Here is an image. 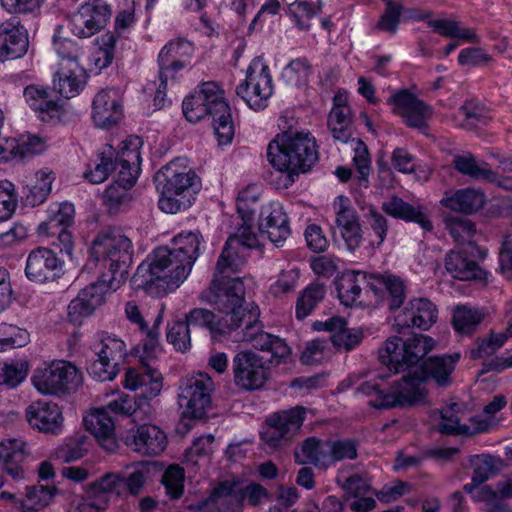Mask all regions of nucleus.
I'll return each mask as SVG.
<instances>
[{"instance_id": "obj_11", "label": "nucleus", "mask_w": 512, "mask_h": 512, "mask_svg": "<svg viewBox=\"0 0 512 512\" xmlns=\"http://www.w3.org/2000/svg\"><path fill=\"white\" fill-rule=\"evenodd\" d=\"M236 94L253 110H261L267 106L272 95V79L268 66L255 58L247 69L246 79L237 86Z\"/></svg>"}, {"instance_id": "obj_38", "label": "nucleus", "mask_w": 512, "mask_h": 512, "mask_svg": "<svg viewBox=\"0 0 512 512\" xmlns=\"http://www.w3.org/2000/svg\"><path fill=\"white\" fill-rule=\"evenodd\" d=\"M55 487L44 485L26 486V496L19 504L24 512L39 511L47 506L55 495Z\"/></svg>"}, {"instance_id": "obj_61", "label": "nucleus", "mask_w": 512, "mask_h": 512, "mask_svg": "<svg viewBox=\"0 0 512 512\" xmlns=\"http://www.w3.org/2000/svg\"><path fill=\"white\" fill-rule=\"evenodd\" d=\"M112 170H114V160L112 151L109 150V155L105 152L98 155V162H95L93 169L86 171L84 176L91 183L99 184L108 178Z\"/></svg>"}, {"instance_id": "obj_21", "label": "nucleus", "mask_w": 512, "mask_h": 512, "mask_svg": "<svg viewBox=\"0 0 512 512\" xmlns=\"http://www.w3.org/2000/svg\"><path fill=\"white\" fill-rule=\"evenodd\" d=\"M87 429L96 437L100 445L108 452H115L118 443L115 438V421L103 409L96 408L84 418Z\"/></svg>"}, {"instance_id": "obj_40", "label": "nucleus", "mask_w": 512, "mask_h": 512, "mask_svg": "<svg viewBox=\"0 0 512 512\" xmlns=\"http://www.w3.org/2000/svg\"><path fill=\"white\" fill-rule=\"evenodd\" d=\"M24 97L28 105L35 111L51 114L60 109V105L48 91L36 85L27 86L24 90Z\"/></svg>"}, {"instance_id": "obj_4", "label": "nucleus", "mask_w": 512, "mask_h": 512, "mask_svg": "<svg viewBox=\"0 0 512 512\" xmlns=\"http://www.w3.org/2000/svg\"><path fill=\"white\" fill-rule=\"evenodd\" d=\"M256 196H249L248 191H242L237 197V212L242 219V225L237 233L231 235L217 261L214 276L220 280L231 279L230 276L238 272L243 265V259L238 256L239 248H257L259 241L251 231L255 214Z\"/></svg>"}, {"instance_id": "obj_36", "label": "nucleus", "mask_w": 512, "mask_h": 512, "mask_svg": "<svg viewBox=\"0 0 512 512\" xmlns=\"http://www.w3.org/2000/svg\"><path fill=\"white\" fill-rule=\"evenodd\" d=\"M469 463L473 467L472 477L478 483L486 482L490 476L505 466L501 458L490 454L472 455L469 457Z\"/></svg>"}, {"instance_id": "obj_28", "label": "nucleus", "mask_w": 512, "mask_h": 512, "mask_svg": "<svg viewBox=\"0 0 512 512\" xmlns=\"http://www.w3.org/2000/svg\"><path fill=\"white\" fill-rule=\"evenodd\" d=\"M335 223L350 251H355L360 247L363 238V230L359 217L353 209L342 206L337 212Z\"/></svg>"}, {"instance_id": "obj_13", "label": "nucleus", "mask_w": 512, "mask_h": 512, "mask_svg": "<svg viewBox=\"0 0 512 512\" xmlns=\"http://www.w3.org/2000/svg\"><path fill=\"white\" fill-rule=\"evenodd\" d=\"M119 287L106 281L104 273H102L98 281L81 290L78 296L70 302L68 306L69 321L75 325H80L84 317L91 315L95 309L104 303V297L108 290L115 291Z\"/></svg>"}, {"instance_id": "obj_12", "label": "nucleus", "mask_w": 512, "mask_h": 512, "mask_svg": "<svg viewBox=\"0 0 512 512\" xmlns=\"http://www.w3.org/2000/svg\"><path fill=\"white\" fill-rule=\"evenodd\" d=\"M202 95L203 100L212 109V119L215 135L219 145L231 143L234 137V124L231 117L230 106L224 100L223 91L215 82H205L201 89L196 92Z\"/></svg>"}, {"instance_id": "obj_25", "label": "nucleus", "mask_w": 512, "mask_h": 512, "mask_svg": "<svg viewBox=\"0 0 512 512\" xmlns=\"http://www.w3.org/2000/svg\"><path fill=\"white\" fill-rule=\"evenodd\" d=\"M133 449L143 455H158L163 452L167 445L165 433L155 425H142L131 437Z\"/></svg>"}, {"instance_id": "obj_23", "label": "nucleus", "mask_w": 512, "mask_h": 512, "mask_svg": "<svg viewBox=\"0 0 512 512\" xmlns=\"http://www.w3.org/2000/svg\"><path fill=\"white\" fill-rule=\"evenodd\" d=\"M259 231L261 236L266 235L276 246H279L288 238L290 235L289 221L281 205H271L266 215L265 212H262Z\"/></svg>"}, {"instance_id": "obj_9", "label": "nucleus", "mask_w": 512, "mask_h": 512, "mask_svg": "<svg viewBox=\"0 0 512 512\" xmlns=\"http://www.w3.org/2000/svg\"><path fill=\"white\" fill-rule=\"evenodd\" d=\"M58 52L61 62L54 77L53 91L63 98L70 99L79 93L84 84L85 71L78 64L77 48L70 41L62 42Z\"/></svg>"}, {"instance_id": "obj_26", "label": "nucleus", "mask_w": 512, "mask_h": 512, "mask_svg": "<svg viewBox=\"0 0 512 512\" xmlns=\"http://www.w3.org/2000/svg\"><path fill=\"white\" fill-rule=\"evenodd\" d=\"M485 202V194L481 190L465 188L446 193L440 203L452 211L472 214L483 208Z\"/></svg>"}, {"instance_id": "obj_56", "label": "nucleus", "mask_w": 512, "mask_h": 512, "mask_svg": "<svg viewBox=\"0 0 512 512\" xmlns=\"http://www.w3.org/2000/svg\"><path fill=\"white\" fill-rule=\"evenodd\" d=\"M446 226L453 239L460 243H470L476 229L472 221L468 219L450 217L446 219Z\"/></svg>"}, {"instance_id": "obj_50", "label": "nucleus", "mask_w": 512, "mask_h": 512, "mask_svg": "<svg viewBox=\"0 0 512 512\" xmlns=\"http://www.w3.org/2000/svg\"><path fill=\"white\" fill-rule=\"evenodd\" d=\"M81 15L91 20L96 28L102 30L110 17L109 6L103 0H88L78 10Z\"/></svg>"}, {"instance_id": "obj_58", "label": "nucleus", "mask_w": 512, "mask_h": 512, "mask_svg": "<svg viewBox=\"0 0 512 512\" xmlns=\"http://www.w3.org/2000/svg\"><path fill=\"white\" fill-rule=\"evenodd\" d=\"M321 10V3L313 5L307 1H295L289 5V12L300 29L310 28V19Z\"/></svg>"}, {"instance_id": "obj_52", "label": "nucleus", "mask_w": 512, "mask_h": 512, "mask_svg": "<svg viewBox=\"0 0 512 512\" xmlns=\"http://www.w3.org/2000/svg\"><path fill=\"white\" fill-rule=\"evenodd\" d=\"M216 316L210 310H206L203 308H196L191 310L186 315L185 322L194 325H200L207 327L213 333L225 334L226 333V324L223 320H215Z\"/></svg>"}, {"instance_id": "obj_19", "label": "nucleus", "mask_w": 512, "mask_h": 512, "mask_svg": "<svg viewBox=\"0 0 512 512\" xmlns=\"http://www.w3.org/2000/svg\"><path fill=\"white\" fill-rule=\"evenodd\" d=\"M62 269V262L56 254L48 249L39 247L33 250L27 259L26 276L36 282L54 280Z\"/></svg>"}, {"instance_id": "obj_10", "label": "nucleus", "mask_w": 512, "mask_h": 512, "mask_svg": "<svg viewBox=\"0 0 512 512\" xmlns=\"http://www.w3.org/2000/svg\"><path fill=\"white\" fill-rule=\"evenodd\" d=\"M305 408L296 406L275 412L266 418L263 441L272 448H281L297 435L305 420Z\"/></svg>"}, {"instance_id": "obj_54", "label": "nucleus", "mask_w": 512, "mask_h": 512, "mask_svg": "<svg viewBox=\"0 0 512 512\" xmlns=\"http://www.w3.org/2000/svg\"><path fill=\"white\" fill-rule=\"evenodd\" d=\"M189 48L190 44L182 40L172 41L162 48L159 53V62L161 68L165 69V74L172 68L173 70H180L184 67V63L176 60L181 55L180 50L183 48Z\"/></svg>"}, {"instance_id": "obj_39", "label": "nucleus", "mask_w": 512, "mask_h": 512, "mask_svg": "<svg viewBox=\"0 0 512 512\" xmlns=\"http://www.w3.org/2000/svg\"><path fill=\"white\" fill-rule=\"evenodd\" d=\"M251 344L256 349L270 352V362H275L276 364H278L280 360L288 357L290 354V348L287 346L284 340L264 331L258 334V336L253 339Z\"/></svg>"}, {"instance_id": "obj_2", "label": "nucleus", "mask_w": 512, "mask_h": 512, "mask_svg": "<svg viewBox=\"0 0 512 512\" xmlns=\"http://www.w3.org/2000/svg\"><path fill=\"white\" fill-rule=\"evenodd\" d=\"M267 158L283 178V186L294 182V176L308 172L318 161L316 141L309 133L287 130L270 141Z\"/></svg>"}, {"instance_id": "obj_8", "label": "nucleus", "mask_w": 512, "mask_h": 512, "mask_svg": "<svg viewBox=\"0 0 512 512\" xmlns=\"http://www.w3.org/2000/svg\"><path fill=\"white\" fill-rule=\"evenodd\" d=\"M244 294L245 287L241 278L220 280L214 276L210 286L202 293V299L224 314L222 320L228 326L230 321L235 320L248 309L242 306Z\"/></svg>"}, {"instance_id": "obj_64", "label": "nucleus", "mask_w": 512, "mask_h": 512, "mask_svg": "<svg viewBox=\"0 0 512 512\" xmlns=\"http://www.w3.org/2000/svg\"><path fill=\"white\" fill-rule=\"evenodd\" d=\"M86 439V436L70 439L57 449V458L65 463H69L84 457L87 453V449L84 446Z\"/></svg>"}, {"instance_id": "obj_48", "label": "nucleus", "mask_w": 512, "mask_h": 512, "mask_svg": "<svg viewBox=\"0 0 512 512\" xmlns=\"http://www.w3.org/2000/svg\"><path fill=\"white\" fill-rule=\"evenodd\" d=\"M142 366L145 367V378L141 383V397L138 400V407L141 405L142 399H152L158 396L163 387V378L158 369L152 367L145 359L141 360Z\"/></svg>"}, {"instance_id": "obj_41", "label": "nucleus", "mask_w": 512, "mask_h": 512, "mask_svg": "<svg viewBox=\"0 0 512 512\" xmlns=\"http://www.w3.org/2000/svg\"><path fill=\"white\" fill-rule=\"evenodd\" d=\"M325 287L323 284L313 283L300 294L296 303V317L299 320L306 318L324 299Z\"/></svg>"}, {"instance_id": "obj_59", "label": "nucleus", "mask_w": 512, "mask_h": 512, "mask_svg": "<svg viewBox=\"0 0 512 512\" xmlns=\"http://www.w3.org/2000/svg\"><path fill=\"white\" fill-rule=\"evenodd\" d=\"M383 1L385 2L386 7L377 23V28L389 33H395L398 24L400 23L403 6L401 3L393 0Z\"/></svg>"}, {"instance_id": "obj_37", "label": "nucleus", "mask_w": 512, "mask_h": 512, "mask_svg": "<svg viewBox=\"0 0 512 512\" xmlns=\"http://www.w3.org/2000/svg\"><path fill=\"white\" fill-rule=\"evenodd\" d=\"M55 179L51 171H38L35 174V183L27 186L25 204L32 207L42 204L51 192V186Z\"/></svg>"}, {"instance_id": "obj_33", "label": "nucleus", "mask_w": 512, "mask_h": 512, "mask_svg": "<svg viewBox=\"0 0 512 512\" xmlns=\"http://www.w3.org/2000/svg\"><path fill=\"white\" fill-rule=\"evenodd\" d=\"M140 152L137 149H124L114 161V169H118V179L126 187H132L140 170Z\"/></svg>"}, {"instance_id": "obj_16", "label": "nucleus", "mask_w": 512, "mask_h": 512, "mask_svg": "<svg viewBox=\"0 0 512 512\" xmlns=\"http://www.w3.org/2000/svg\"><path fill=\"white\" fill-rule=\"evenodd\" d=\"M29 425L44 434L58 435L64 427V416L61 407L50 401H34L25 412Z\"/></svg>"}, {"instance_id": "obj_7", "label": "nucleus", "mask_w": 512, "mask_h": 512, "mask_svg": "<svg viewBox=\"0 0 512 512\" xmlns=\"http://www.w3.org/2000/svg\"><path fill=\"white\" fill-rule=\"evenodd\" d=\"M32 382L40 393L62 397L78 390L83 383V375L73 363L58 360L38 368Z\"/></svg>"}, {"instance_id": "obj_1", "label": "nucleus", "mask_w": 512, "mask_h": 512, "mask_svg": "<svg viewBox=\"0 0 512 512\" xmlns=\"http://www.w3.org/2000/svg\"><path fill=\"white\" fill-rule=\"evenodd\" d=\"M435 347V341L423 334H412L404 339L400 336L389 337L379 350L380 361L394 370L403 373L400 380L393 382L387 391L384 404L387 409L411 407L425 401L427 390L423 379L415 368L416 364Z\"/></svg>"}, {"instance_id": "obj_35", "label": "nucleus", "mask_w": 512, "mask_h": 512, "mask_svg": "<svg viewBox=\"0 0 512 512\" xmlns=\"http://www.w3.org/2000/svg\"><path fill=\"white\" fill-rule=\"evenodd\" d=\"M46 149L44 139L38 136H29L21 143H17L14 139L5 140V145L0 144V158L8 159L10 156H19L25 158L40 154Z\"/></svg>"}, {"instance_id": "obj_44", "label": "nucleus", "mask_w": 512, "mask_h": 512, "mask_svg": "<svg viewBox=\"0 0 512 512\" xmlns=\"http://www.w3.org/2000/svg\"><path fill=\"white\" fill-rule=\"evenodd\" d=\"M149 473V466L144 462H137L126 466L122 471L125 491L134 496L140 494Z\"/></svg>"}, {"instance_id": "obj_60", "label": "nucleus", "mask_w": 512, "mask_h": 512, "mask_svg": "<svg viewBox=\"0 0 512 512\" xmlns=\"http://www.w3.org/2000/svg\"><path fill=\"white\" fill-rule=\"evenodd\" d=\"M474 498L477 501L485 502L489 512H509V505L506 503L507 497H504L496 489L493 490L490 486H482Z\"/></svg>"}, {"instance_id": "obj_17", "label": "nucleus", "mask_w": 512, "mask_h": 512, "mask_svg": "<svg viewBox=\"0 0 512 512\" xmlns=\"http://www.w3.org/2000/svg\"><path fill=\"white\" fill-rule=\"evenodd\" d=\"M437 321L436 306L426 298L410 300L404 309L395 317L394 327L397 332L417 327L428 330Z\"/></svg>"}, {"instance_id": "obj_57", "label": "nucleus", "mask_w": 512, "mask_h": 512, "mask_svg": "<svg viewBox=\"0 0 512 512\" xmlns=\"http://www.w3.org/2000/svg\"><path fill=\"white\" fill-rule=\"evenodd\" d=\"M203 99L202 95L196 93L184 99L183 113L189 122H197L206 115L212 117V109Z\"/></svg>"}, {"instance_id": "obj_29", "label": "nucleus", "mask_w": 512, "mask_h": 512, "mask_svg": "<svg viewBox=\"0 0 512 512\" xmlns=\"http://www.w3.org/2000/svg\"><path fill=\"white\" fill-rule=\"evenodd\" d=\"M445 268L453 278L459 280L482 279L484 272L477 262L469 258L467 253L451 251L445 258Z\"/></svg>"}, {"instance_id": "obj_31", "label": "nucleus", "mask_w": 512, "mask_h": 512, "mask_svg": "<svg viewBox=\"0 0 512 512\" xmlns=\"http://www.w3.org/2000/svg\"><path fill=\"white\" fill-rule=\"evenodd\" d=\"M453 166L460 174L474 180H484L487 182H496L497 180V173L488 168L486 162L482 161L479 163L470 152L454 156Z\"/></svg>"}, {"instance_id": "obj_24", "label": "nucleus", "mask_w": 512, "mask_h": 512, "mask_svg": "<svg viewBox=\"0 0 512 512\" xmlns=\"http://www.w3.org/2000/svg\"><path fill=\"white\" fill-rule=\"evenodd\" d=\"M29 48L27 30L23 26L0 28V61L23 57Z\"/></svg>"}, {"instance_id": "obj_20", "label": "nucleus", "mask_w": 512, "mask_h": 512, "mask_svg": "<svg viewBox=\"0 0 512 512\" xmlns=\"http://www.w3.org/2000/svg\"><path fill=\"white\" fill-rule=\"evenodd\" d=\"M459 360L460 353L457 352L449 355L431 356L424 360L421 365H415L419 373L418 379H423L424 382L432 379L438 386L446 387L452 383L451 374Z\"/></svg>"}, {"instance_id": "obj_47", "label": "nucleus", "mask_w": 512, "mask_h": 512, "mask_svg": "<svg viewBox=\"0 0 512 512\" xmlns=\"http://www.w3.org/2000/svg\"><path fill=\"white\" fill-rule=\"evenodd\" d=\"M377 283L384 287L388 293V307L391 311L397 310L403 304L406 293L403 281L397 276H382L375 278Z\"/></svg>"}, {"instance_id": "obj_15", "label": "nucleus", "mask_w": 512, "mask_h": 512, "mask_svg": "<svg viewBox=\"0 0 512 512\" xmlns=\"http://www.w3.org/2000/svg\"><path fill=\"white\" fill-rule=\"evenodd\" d=\"M212 390L213 382L210 377L200 374L198 378H191L178 396L179 405L186 409L185 413L201 419L211 405Z\"/></svg>"}, {"instance_id": "obj_45", "label": "nucleus", "mask_w": 512, "mask_h": 512, "mask_svg": "<svg viewBox=\"0 0 512 512\" xmlns=\"http://www.w3.org/2000/svg\"><path fill=\"white\" fill-rule=\"evenodd\" d=\"M366 279L364 273H348L343 275L337 282V293L342 304L345 306H352L358 299L361 286L360 279Z\"/></svg>"}, {"instance_id": "obj_63", "label": "nucleus", "mask_w": 512, "mask_h": 512, "mask_svg": "<svg viewBox=\"0 0 512 512\" xmlns=\"http://www.w3.org/2000/svg\"><path fill=\"white\" fill-rule=\"evenodd\" d=\"M28 365L25 362L5 363L0 369V384L14 388L26 377Z\"/></svg>"}, {"instance_id": "obj_53", "label": "nucleus", "mask_w": 512, "mask_h": 512, "mask_svg": "<svg viewBox=\"0 0 512 512\" xmlns=\"http://www.w3.org/2000/svg\"><path fill=\"white\" fill-rule=\"evenodd\" d=\"M328 446L330 448V464L343 460H354L358 456V442L355 439L328 440Z\"/></svg>"}, {"instance_id": "obj_32", "label": "nucleus", "mask_w": 512, "mask_h": 512, "mask_svg": "<svg viewBox=\"0 0 512 512\" xmlns=\"http://www.w3.org/2000/svg\"><path fill=\"white\" fill-rule=\"evenodd\" d=\"M330 448L328 440L322 441L316 437L306 438L301 445V452L295 451L294 456L299 464L311 463L315 466L330 464Z\"/></svg>"}, {"instance_id": "obj_46", "label": "nucleus", "mask_w": 512, "mask_h": 512, "mask_svg": "<svg viewBox=\"0 0 512 512\" xmlns=\"http://www.w3.org/2000/svg\"><path fill=\"white\" fill-rule=\"evenodd\" d=\"M174 246L170 250L192 266L198 257L200 239L193 232L180 234L174 238Z\"/></svg>"}, {"instance_id": "obj_30", "label": "nucleus", "mask_w": 512, "mask_h": 512, "mask_svg": "<svg viewBox=\"0 0 512 512\" xmlns=\"http://www.w3.org/2000/svg\"><path fill=\"white\" fill-rule=\"evenodd\" d=\"M125 315L127 319L134 325H136L143 334H145L146 339L143 343V348L148 357H153L156 348L158 347V325L162 320V316L159 315L154 323L152 328H149L146 324V321L141 313L139 306L135 301H128L125 304Z\"/></svg>"}, {"instance_id": "obj_18", "label": "nucleus", "mask_w": 512, "mask_h": 512, "mask_svg": "<svg viewBox=\"0 0 512 512\" xmlns=\"http://www.w3.org/2000/svg\"><path fill=\"white\" fill-rule=\"evenodd\" d=\"M389 103L394 105V113L400 115L407 126L417 129L427 128L431 109L408 90H401L392 95Z\"/></svg>"}, {"instance_id": "obj_22", "label": "nucleus", "mask_w": 512, "mask_h": 512, "mask_svg": "<svg viewBox=\"0 0 512 512\" xmlns=\"http://www.w3.org/2000/svg\"><path fill=\"white\" fill-rule=\"evenodd\" d=\"M381 209L393 218L406 222H415L426 231L433 229L432 222L421 205L410 204L397 195H392L388 200L384 201Z\"/></svg>"}, {"instance_id": "obj_62", "label": "nucleus", "mask_w": 512, "mask_h": 512, "mask_svg": "<svg viewBox=\"0 0 512 512\" xmlns=\"http://www.w3.org/2000/svg\"><path fill=\"white\" fill-rule=\"evenodd\" d=\"M167 340L177 351L185 352L190 348V330L185 321H176L169 328Z\"/></svg>"}, {"instance_id": "obj_34", "label": "nucleus", "mask_w": 512, "mask_h": 512, "mask_svg": "<svg viewBox=\"0 0 512 512\" xmlns=\"http://www.w3.org/2000/svg\"><path fill=\"white\" fill-rule=\"evenodd\" d=\"M259 317V308L251 305V307L245 312H242L238 318L229 322L226 333L243 327L241 339L251 343L253 339L263 331V324L259 320Z\"/></svg>"}, {"instance_id": "obj_55", "label": "nucleus", "mask_w": 512, "mask_h": 512, "mask_svg": "<svg viewBox=\"0 0 512 512\" xmlns=\"http://www.w3.org/2000/svg\"><path fill=\"white\" fill-rule=\"evenodd\" d=\"M184 469L178 464L170 465L162 476V483L171 498L178 499L183 494Z\"/></svg>"}, {"instance_id": "obj_49", "label": "nucleus", "mask_w": 512, "mask_h": 512, "mask_svg": "<svg viewBox=\"0 0 512 512\" xmlns=\"http://www.w3.org/2000/svg\"><path fill=\"white\" fill-rule=\"evenodd\" d=\"M509 336H512V326L507 328L505 333H491L489 338L477 340V346L471 349L472 359H480L484 356L492 355L506 342Z\"/></svg>"}, {"instance_id": "obj_6", "label": "nucleus", "mask_w": 512, "mask_h": 512, "mask_svg": "<svg viewBox=\"0 0 512 512\" xmlns=\"http://www.w3.org/2000/svg\"><path fill=\"white\" fill-rule=\"evenodd\" d=\"M197 176L185 171L177 161H171L154 175L157 190L161 193L159 208L166 213L175 214L187 207L183 193L194 185Z\"/></svg>"}, {"instance_id": "obj_43", "label": "nucleus", "mask_w": 512, "mask_h": 512, "mask_svg": "<svg viewBox=\"0 0 512 512\" xmlns=\"http://www.w3.org/2000/svg\"><path fill=\"white\" fill-rule=\"evenodd\" d=\"M484 319V314L475 308L457 306L453 315V326L461 334L473 333Z\"/></svg>"}, {"instance_id": "obj_14", "label": "nucleus", "mask_w": 512, "mask_h": 512, "mask_svg": "<svg viewBox=\"0 0 512 512\" xmlns=\"http://www.w3.org/2000/svg\"><path fill=\"white\" fill-rule=\"evenodd\" d=\"M235 384L245 390L261 388L267 380L263 359L252 351H241L233 358Z\"/></svg>"}, {"instance_id": "obj_5", "label": "nucleus", "mask_w": 512, "mask_h": 512, "mask_svg": "<svg viewBox=\"0 0 512 512\" xmlns=\"http://www.w3.org/2000/svg\"><path fill=\"white\" fill-rule=\"evenodd\" d=\"M132 243L117 228L102 229L91 244V255L96 260H103L108 271L104 279L113 286H121L128 275L132 263Z\"/></svg>"}, {"instance_id": "obj_51", "label": "nucleus", "mask_w": 512, "mask_h": 512, "mask_svg": "<svg viewBox=\"0 0 512 512\" xmlns=\"http://www.w3.org/2000/svg\"><path fill=\"white\" fill-rule=\"evenodd\" d=\"M74 206L70 203H62L58 212L48 221L42 222L38 227L40 235L55 234L60 226L68 227L73 222Z\"/></svg>"}, {"instance_id": "obj_42", "label": "nucleus", "mask_w": 512, "mask_h": 512, "mask_svg": "<svg viewBox=\"0 0 512 512\" xmlns=\"http://www.w3.org/2000/svg\"><path fill=\"white\" fill-rule=\"evenodd\" d=\"M90 490L93 495H96L98 498L106 499V506H108L112 493L119 496L125 491L122 471L118 473H106L91 485Z\"/></svg>"}, {"instance_id": "obj_27", "label": "nucleus", "mask_w": 512, "mask_h": 512, "mask_svg": "<svg viewBox=\"0 0 512 512\" xmlns=\"http://www.w3.org/2000/svg\"><path fill=\"white\" fill-rule=\"evenodd\" d=\"M92 119L101 128L109 127L120 118V106L115 93L100 91L92 104Z\"/></svg>"}, {"instance_id": "obj_3", "label": "nucleus", "mask_w": 512, "mask_h": 512, "mask_svg": "<svg viewBox=\"0 0 512 512\" xmlns=\"http://www.w3.org/2000/svg\"><path fill=\"white\" fill-rule=\"evenodd\" d=\"M192 266L184 263L168 247H158L137 268L131 278L135 290L163 295L171 287H178L189 275Z\"/></svg>"}]
</instances>
